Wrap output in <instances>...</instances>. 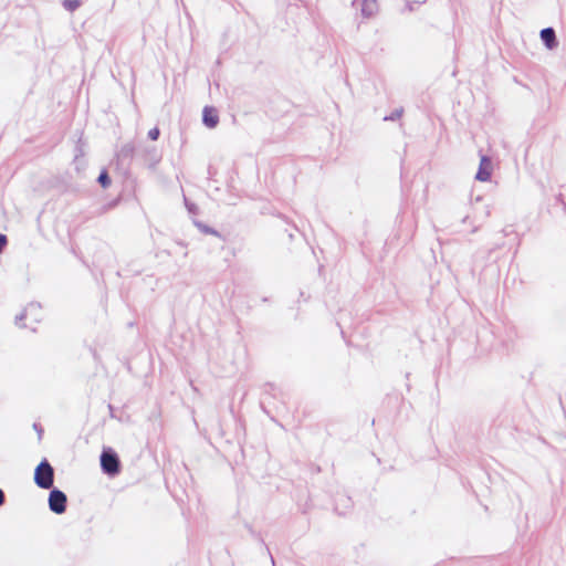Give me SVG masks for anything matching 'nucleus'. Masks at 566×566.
Listing matches in <instances>:
<instances>
[{"instance_id": "nucleus-1", "label": "nucleus", "mask_w": 566, "mask_h": 566, "mask_svg": "<svg viewBox=\"0 0 566 566\" xmlns=\"http://www.w3.org/2000/svg\"><path fill=\"white\" fill-rule=\"evenodd\" d=\"M34 481L42 489H50L52 486L53 468L46 461H42L36 467L34 473Z\"/></svg>"}, {"instance_id": "nucleus-2", "label": "nucleus", "mask_w": 566, "mask_h": 566, "mask_svg": "<svg viewBox=\"0 0 566 566\" xmlns=\"http://www.w3.org/2000/svg\"><path fill=\"white\" fill-rule=\"evenodd\" d=\"M66 496L60 490L51 491L49 495L50 510L56 514H62L65 511Z\"/></svg>"}, {"instance_id": "nucleus-3", "label": "nucleus", "mask_w": 566, "mask_h": 566, "mask_svg": "<svg viewBox=\"0 0 566 566\" xmlns=\"http://www.w3.org/2000/svg\"><path fill=\"white\" fill-rule=\"evenodd\" d=\"M101 465L104 472L108 474H116L119 471V461L116 454L104 451L101 455Z\"/></svg>"}, {"instance_id": "nucleus-4", "label": "nucleus", "mask_w": 566, "mask_h": 566, "mask_svg": "<svg viewBox=\"0 0 566 566\" xmlns=\"http://www.w3.org/2000/svg\"><path fill=\"white\" fill-rule=\"evenodd\" d=\"M493 165L489 157L482 156L475 179L482 182L489 181L492 175Z\"/></svg>"}, {"instance_id": "nucleus-5", "label": "nucleus", "mask_w": 566, "mask_h": 566, "mask_svg": "<svg viewBox=\"0 0 566 566\" xmlns=\"http://www.w3.org/2000/svg\"><path fill=\"white\" fill-rule=\"evenodd\" d=\"M202 122L208 128H214L219 123V115L217 109L206 106L202 113Z\"/></svg>"}, {"instance_id": "nucleus-6", "label": "nucleus", "mask_w": 566, "mask_h": 566, "mask_svg": "<svg viewBox=\"0 0 566 566\" xmlns=\"http://www.w3.org/2000/svg\"><path fill=\"white\" fill-rule=\"evenodd\" d=\"M541 39L544 42L545 46L549 50H553L557 46L555 31L552 28H546L541 31Z\"/></svg>"}, {"instance_id": "nucleus-7", "label": "nucleus", "mask_w": 566, "mask_h": 566, "mask_svg": "<svg viewBox=\"0 0 566 566\" xmlns=\"http://www.w3.org/2000/svg\"><path fill=\"white\" fill-rule=\"evenodd\" d=\"M360 10L364 17L371 18L378 12V3L376 0H364Z\"/></svg>"}, {"instance_id": "nucleus-8", "label": "nucleus", "mask_w": 566, "mask_h": 566, "mask_svg": "<svg viewBox=\"0 0 566 566\" xmlns=\"http://www.w3.org/2000/svg\"><path fill=\"white\" fill-rule=\"evenodd\" d=\"M63 6L69 11H74L75 9H77L80 7V1L78 0H64Z\"/></svg>"}, {"instance_id": "nucleus-9", "label": "nucleus", "mask_w": 566, "mask_h": 566, "mask_svg": "<svg viewBox=\"0 0 566 566\" xmlns=\"http://www.w3.org/2000/svg\"><path fill=\"white\" fill-rule=\"evenodd\" d=\"M98 181H99V184H101L104 188H106V187L111 184L109 177H108V175H107V172H106V171H103V172L99 175V177H98Z\"/></svg>"}, {"instance_id": "nucleus-10", "label": "nucleus", "mask_w": 566, "mask_h": 566, "mask_svg": "<svg viewBox=\"0 0 566 566\" xmlns=\"http://www.w3.org/2000/svg\"><path fill=\"white\" fill-rule=\"evenodd\" d=\"M148 137H149L151 140H156V139H158V137H159V129H158L157 127L151 128V129L148 132Z\"/></svg>"}, {"instance_id": "nucleus-11", "label": "nucleus", "mask_w": 566, "mask_h": 566, "mask_svg": "<svg viewBox=\"0 0 566 566\" xmlns=\"http://www.w3.org/2000/svg\"><path fill=\"white\" fill-rule=\"evenodd\" d=\"M197 227L205 233H211V234H216V231H213L212 229L203 226L202 223H196Z\"/></svg>"}, {"instance_id": "nucleus-12", "label": "nucleus", "mask_w": 566, "mask_h": 566, "mask_svg": "<svg viewBox=\"0 0 566 566\" xmlns=\"http://www.w3.org/2000/svg\"><path fill=\"white\" fill-rule=\"evenodd\" d=\"M6 243H7L6 235L0 234V252H1V251H2V249L4 248Z\"/></svg>"}, {"instance_id": "nucleus-13", "label": "nucleus", "mask_w": 566, "mask_h": 566, "mask_svg": "<svg viewBox=\"0 0 566 566\" xmlns=\"http://www.w3.org/2000/svg\"><path fill=\"white\" fill-rule=\"evenodd\" d=\"M35 310H36V306H35V305H30V306L25 310L24 315H27L28 313L33 312V311H35Z\"/></svg>"}, {"instance_id": "nucleus-14", "label": "nucleus", "mask_w": 566, "mask_h": 566, "mask_svg": "<svg viewBox=\"0 0 566 566\" xmlns=\"http://www.w3.org/2000/svg\"><path fill=\"white\" fill-rule=\"evenodd\" d=\"M3 500H4V495H3L2 490H0V505L3 503Z\"/></svg>"}]
</instances>
